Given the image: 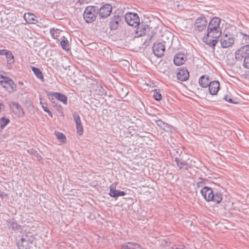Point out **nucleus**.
Listing matches in <instances>:
<instances>
[{
    "label": "nucleus",
    "instance_id": "obj_49",
    "mask_svg": "<svg viewBox=\"0 0 249 249\" xmlns=\"http://www.w3.org/2000/svg\"><path fill=\"white\" fill-rule=\"evenodd\" d=\"M5 194L4 193V192L0 191V197L1 198H3L4 196H5Z\"/></svg>",
    "mask_w": 249,
    "mask_h": 249
},
{
    "label": "nucleus",
    "instance_id": "obj_13",
    "mask_svg": "<svg viewBox=\"0 0 249 249\" xmlns=\"http://www.w3.org/2000/svg\"><path fill=\"white\" fill-rule=\"evenodd\" d=\"M136 30V35L138 37L144 36L148 30H149L148 25L145 23L139 24Z\"/></svg>",
    "mask_w": 249,
    "mask_h": 249
},
{
    "label": "nucleus",
    "instance_id": "obj_1",
    "mask_svg": "<svg viewBox=\"0 0 249 249\" xmlns=\"http://www.w3.org/2000/svg\"><path fill=\"white\" fill-rule=\"evenodd\" d=\"M220 19L214 17L209 22L207 27V33L202 38L203 41L214 51L218 42L217 39L221 35V29L219 27Z\"/></svg>",
    "mask_w": 249,
    "mask_h": 249
},
{
    "label": "nucleus",
    "instance_id": "obj_34",
    "mask_svg": "<svg viewBox=\"0 0 249 249\" xmlns=\"http://www.w3.org/2000/svg\"><path fill=\"white\" fill-rule=\"evenodd\" d=\"M1 127H5L9 122L10 121L8 119L5 117H2L0 120Z\"/></svg>",
    "mask_w": 249,
    "mask_h": 249
},
{
    "label": "nucleus",
    "instance_id": "obj_36",
    "mask_svg": "<svg viewBox=\"0 0 249 249\" xmlns=\"http://www.w3.org/2000/svg\"><path fill=\"white\" fill-rule=\"evenodd\" d=\"M153 97L154 99L157 101H159L161 98V94L158 92L156 89L154 90Z\"/></svg>",
    "mask_w": 249,
    "mask_h": 249
},
{
    "label": "nucleus",
    "instance_id": "obj_38",
    "mask_svg": "<svg viewBox=\"0 0 249 249\" xmlns=\"http://www.w3.org/2000/svg\"><path fill=\"white\" fill-rule=\"evenodd\" d=\"M223 99L229 103L235 104V103L233 101V100L231 98L230 96L228 95H226L224 96Z\"/></svg>",
    "mask_w": 249,
    "mask_h": 249
},
{
    "label": "nucleus",
    "instance_id": "obj_6",
    "mask_svg": "<svg viewBox=\"0 0 249 249\" xmlns=\"http://www.w3.org/2000/svg\"><path fill=\"white\" fill-rule=\"evenodd\" d=\"M125 21L130 26L136 27L140 23V19L136 13H127L124 17Z\"/></svg>",
    "mask_w": 249,
    "mask_h": 249
},
{
    "label": "nucleus",
    "instance_id": "obj_29",
    "mask_svg": "<svg viewBox=\"0 0 249 249\" xmlns=\"http://www.w3.org/2000/svg\"><path fill=\"white\" fill-rule=\"evenodd\" d=\"M55 135L57 139L61 142H64L66 140L65 136L61 132L55 131Z\"/></svg>",
    "mask_w": 249,
    "mask_h": 249
},
{
    "label": "nucleus",
    "instance_id": "obj_10",
    "mask_svg": "<svg viewBox=\"0 0 249 249\" xmlns=\"http://www.w3.org/2000/svg\"><path fill=\"white\" fill-rule=\"evenodd\" d=\"M165 46L161 42L155 43L153 46V52L158 57H161L165 52Z\"/></svg>",
    "mask_w": 249,
    "mask_h": 249
},
{
    "label": "nucleus",
    "instance_id": "obj_12",
    "mask_svg": "<svg viewBox=\"0 0 249 249\" xmlns=\"http://www.w3.org/2000/svg\"><path fill=\"white\" fill-rule=\"evenodd\" d=\"M109 195L112 197L116 198L118 196H124L126 193L124 191H121L116 189V185L112 184L109 187Z\"/></svg>",
    "mask_w": 249,
    "mask_h": 249
},
{
    "label": "nucleus",
    "instance_id": "obj_52",
    "mask_svg": "<svg viewBox=\"0 0 249 249\" xmlns=\"http://www.w3.org/2000/svg\"><path fill=\"white\" fill-rule=\"evenodd\" d=\"M9 69H11L12 68V64H11V66L10 65H9V66H7Z\"/></svg>",
    "mask_w": 249,
    "mask_h": 249
},
{
    "label": "nucleus",
    "instance_id": "obj_20",
    "mask_svg": "<svg viewBox=\"0 0 249 249\" xmlns=\"http://www.w3.org/2000/svg\"><path fill=\"white\" fill-rule=\"evenodd\" d=\"M119 21L120 18L118 16H114L113 18L111 19L109 26L111 30H114L117 28Z\"/></svg>",
    "mask_w": 249,
    "mask_h": 249
},
{
    "label": "nucleus",
    "instance_id": "obj_47",
    "mask_svg": "<svg viewBox=\"0 0 249 249\" xmlns=\"http://www.w3.org/2000/svg\"><path fill=\"white\" fill-rule=\"evenodd\" d=\"M178 39L177 38L176 39H175L174 37H173L172 38V45H173L174 43H178Z\"/></svg>",
    "mask_w": 249,
    "mask_h": 249
},
{
    "label": "nucleus",
    "instance_id": "obj_9",
    "mask_svg": "<svg viewBox=\"0 0 249 249\" xmlns=\"http://www.w3.org/2000/svg\"><path fill=\"white\" fill-rule=\"evenodd\" d=\"M112 11V6L109 4H105L99 9V15L100 18H105L108 17Z\"/></svg>",
    "mask_w": 249,
    "mask_h": 249
},
{
    "label": "nucleus",
    "instance_id": "obj_14",
    "mask_svg": "<svg viewBox=\"0 0 249 249\" xmlns=\"http://www.w3.org/2000/svg\"><path fill=\"white\" fill-rule=\"evenodd\" d=\"M178 156L179 157H175V159L177 165L179 169L182 170H187L190 168V164H187L185 161L183 160L181 158H180L181 154H179Z\"/></svg>",
    "mask_w": 249,
    "mask_h": 249
},
{
    "label": "nucleus",
    "instance_id": "obj_5",
    "mask_svg": "<svg viewBox=\"0 0 249 249\" xmlns=\"http://www.w3.org/2000/svg\"><path fill=\"white\" fill-rule=\"evenodd\" d=\"M249 55V44L241 47L238 49L235 53V56L238 61L245 60Z\"/></svg>",
    "mask_w": 249,
    "mask_h": 249
},
{
    "label": "nucleus",
    "instance_id": "obj_31",
    "mask_svg": "<svg viewBox=\"0 0 249 249\" xmlns=\"http://www.w3.org/2000/svg\"><path fill=\"white\" fill-rule=\"evenodd\" d=\"M76 131L77 134L81 136L83 133V127L82 123L76 124Z\"/></svg>",
    "mask_w": 249,
    "mask_h": 249
},
{
    "label": "nucleus",
    "instance_id": "obj_39",
    "mask_svg": "<svg viewBox=\"0 0 249 249\" xmlns=\"http://www.w3.org/2000/svg\"><path fill=\"white\" fill-rule=\"evenodd\" d=\"M5 55L6 56V57L7 59H14V56L12 52L8 50V52H7L6 54Z\"/></svg>",
    "mask_w": 249,
    "mask_h": 249
},
{
    "label": "nucleus",
    "instance_id": "obj_24",
    "mask_svg": "<svg viewBox=\"0 0 249 249\" xmlns=\"http://www.w3.org/2000/svg\"><path fill=\"white\" fill-rule=\"evenodd\" d=\"M24 18L27 22L29 23H34V21L36 20L35 15L29 13L24 14Z\"/></svg>",
    "mask_w": 249,
    "mask_h": 249
},
{
    "label": "nucleus",
    "instance_id": "obj_45",
    "mask_svg": "<svg viewBox=\"0 0 249 249\" xmlns=\"http://www.w3.org/2000/svg\"><path fill=\"white\" fill-rule=\"evenodd\" d=\"M14 62V59H7V66H9V65L11 66V64H12Z\"/></svg>",
    "mask_w": 249,
    "mask_h": 249
},
{
    "label": "nucleus",
    "instance_id": "obj_17",
    "mask_svg": "<svg viewBox=\"0 0 249 249\" xmlns=\"http://www.w3.org/2000/svg\"><path fill=\"white\" fill-rule=\"evenodd\" d=\"M211 80L207 75H202L198 81L200 86L203 88L208 87L209 85L211 84Z\"/></svg>",
    "mask_w": 249,
    "mask_h": 249
},
{
    "label": "nucleus",
    "instance_id": "obj_37",
    "mask_svg": "<svg viewBox=\"0 0 249 249\" xmlns=\"http://www.w3.org/2000/svg\"><path fill=\"white\" fill-rule=\"evenodd\" d=\"M241 35L242 36L243 40H245V43L249 44V36L243 33H241Z\"/></svg>",
    "mask_w": 249,
    "mask_h": 249
},
{
    "label": "nucleus",
    "instance_id": "obj_51",
    "mask_svg": "<svg viewBox=\"0 0 249 249\" xmlns=\"http://www.w3.org/2000/svg\"><path fill=\"white\" fill-rule=\"evenodd\" d=\"M177 49H178V48H177V47H173V50H177Z\"/></svg>",
    "mask_w": 249,
    "mask_h": 249
},
{
    "label": "nucleus",
    "instance_id": "obj_19",
    "mask_svg": "<svg viewBox=\"0 0 249 249\" xmlns=\"http://www.w3.org/2000/svg\"><path fill=\"white\" fill-rule=\"evenodd\" d=\"M122 249H142L138 244L132 242H127L123 245Z\"/></svg>",
    "mask_w": 249,
    "mask_h": 249
},
{
    "label": "nucleus",
    "instance_id": "obj_43",
    "mask_svg": "<svg viewBox=\"0 0 249 249\" xmlns=\"http://www.w3.org/2000/svg\"><path fill=\"white\" fill-rule=\"evenodd\" d=\"M8 50L5 49H0V55H5Z\"/></svg>",
    "mask_w": 249,
    "mask_h": 249
},
{
    "label": "nucleus",
    "instance_id": "obj_16",
    "mask_svg": "<svg viewBox=\"0 0 249 249\" xmlns=\"http://www.w3.org/2000/svg\"><path fill=\"white\" fill-rule=\"evenodd\" d=\"M208 86L210 93L211 95H215L219 89L220 84L218 81H211Z\"/></svg>",
    "mask_w": 249,
    "mask_h": 249
},
{
    "label": "nucleus",
    "instance_id": "obj_33",
    "mask_svg": "<svg viewBox=\"0 0 249 249\" xmlns=\"http://www.w3.org/2000/svg\"><path fill=\"white\" fill-rule=\"evenodd\" d=\"M73 117L74 118V122H75L76 124L82 123L80 116L79 115V114L77 113H76V112L73 113Z\"/></svg>",
    "mask_w": 249,
    "mask_h": 249
},
{
    "label": "nucleus",
    "instance_id": "obj_11",
    "mask_svg": "<svg viewBox=\"0 0 249 249\" xmlns=\"http://www.w3.org/2000/svg\"><path fill=\"white\" fill-rule=\"evenodd\" d=\"M187 60L186 54L182 52H178L174 56L173 62L175 65L180 66L184 64Z\"/></svg>",
    "mask_w": 249,
    "mask_h": 249
},
{
    "label": "nucleus",
    "instance_id": "obj_3",
    "mask_svg": "<svg viewBox=\"0 0 249 249\" xmlns=\"http://www.w3.org/2000/svg\"><path fill=\"white\" fill-rule=\"evenodd\" d=\"M99 8L95 6H89L86 8L83 14V18L87 23L93 22L96 18Z\"/></svg>",
    "mask_w": 249,
    "mask_h": 249
},
{
    "label": "nucleus",
    "instance_id": "obj_8",
    "mask_svg": "<svg viewBox=\"0 0 249 249\" xmlns=\"http://www.w3.org/2000/svg\"><path fill=\"white\" fill-rule=\"evenodd\" d=\"M234 42V39L231 35H225L220 39V43L223 48L231 47Z\"/></svg>",
    "mask_w": 249,
    "mask_h": 249
},
{
    "label": "nucleus",
    "instance_id": "obj_44",
    "mask_svg": "<svg viewBox=\"0 0 249 249\" xmlns=\"http://www.w3.org/2000/svg\"><path fill=\"white\" fill-rule=\"evenodd\" d=\"M14 105L17 109H18L19 111L21 110L22 112V109L19 104L15 103Z\"/></svg>",
    "mask_w": 249,
    "mask_h": 249
},
{
    "label": "nucleus",
    "instance_id": "obj_27",
    "mask_svg": "<svg viewBox=\"0 0 249 249\" xmlns=\"http://www.w3.org/2000/svg\"><path fill=\"white\" fill-rule=\"evenodd\" d=\"M22 240H26L30 244H32L34 241L35 238L32 234H26L22 237Z\"/></svg>",
    "mask_w": 249,
    "mask_h": 249
},
{
    "label": "nucleus",
    "instance_id": "obj_4",
    "mask_svg": "<svg viewBox=\"0 0 249 249\" xmlns=\"http://www.w3.org/2000/svg\"><path fill=\"white\" fill-rule=\"evenodd\" d=\"M0 82L4 88H6L9 92H13L16 89V85L14 81L5 76L0 75Z\"/></svg>",
    "mask_w": 249,
    "mask_h": 249
},
{
    "label": "nucleus",
    "instance_id": "obj_7",
    "mask_svg": "<svg viewBox=\"0 0 249 249\" xmlns=\"http://www.w3.org/2000/svg\"><path fill=\"white\" fill-rule=\"evenodd\" d=\"M207 26V21L205 17H199L195 21L194 29L196 31L202 32Z\"/></svg>",
    "mask_w": 249,
    "mask_h": 249
},
{
    "label": "nucleus",
    "instance_id": "obj_25",
    "mask_svg": "<svg viewBox=\"0 0 249 249\" xmlns=\"http://www.w3.org/2000/svg\"><path fill=\"white\" fill-rule=\"evenodd\" d=\"M7 226L9 229H12L15 231L18 230L20 228V226L18 224V223L13 220L7 221Z\"/></svg>",
    "mask_w": 249,
    "mask_h": 249
},
{
    "label": "nucleus",
    "instance_id": "obj_46",
    "mask_svg": "<svg viewBox=\"0 0 249 249\" xmlns=\"http://www.w3.org/2000/svg\"><path fill=\"white\" fill-rule=\"evenodd\" d=\"M172 249H183V247L182 246H180L179 247L175 246L174 247H172Z\"/></svg>",
    "mask_w": 249,
    "mask_h": 249
},
{
    "label": "nucleus",
    "instance_id": "obj_28",
    "mask_svg": "<svg viewBox=\"0 0 249 249\" xmlns=\"http://www.w3.org/2000/svg\"><path fill=\"white\" fill-rule=\"evenodd\" d=\"M27 152L30 155L36 156L38 161H40L42 159L41 155H39L36 150L33 149H28L27 150Z\"/></svg>",
    "mask_w": 249,
    "mask_h": 249
},
{
    "label": "nucleus",
    "instance_id": "obj_2",
    "mask_svg": "<svg viewBox=\"0 0 249 249\" xmlns=\"http://www.w3.org/2000/svg\"><path fill=\"white\" fill-rule=\"evenodd\" d=\"M200 193L207 201H213L216 203L220 202L222 199V195L219 192L215 193L209 187H204L201 189Z\"/></svg>",
    "mask_w": 249,
    "mask_h": 249
},
{
    "label": "nucleus",
    "instance_id": "obj_15",
    "mask_svg": "<svg viewBox=\"0 0 249 249\" xmlns=\"http://www.w3.org/2000/svg\"><path fill=\"white\" fill-rule=\"evenodd\" d=\"M189 77V73L187 70L185 68H182L178 70L177 73L178 79L181 81H186Z\"/></svg>",
    "mask_w": 249,
    "mask_h": 249
},
{
    "label": "nucleus",
    "instance_id": "obj_48",
    "mask_svg": "<svg viewBox=\"0 0 249 249\" xmlns=\"http://www.w3.org/2000/svg\"><path fill=\"white\" fill-rule=\"evenodd\" d=\"M4 108V105L0 102V112Z\"/></svg>",
    "mask_w": 249,
    "mask_h": 249
},
{
    "label": "nucleus",
    "instance_id": "obj_30",
    "mask_svg": "<svg viewBox=\"0 0 249 249\" xmlns=\"http://www.w3.org/2000/svg\"><path fill=\"white\" fill-rule=\"evenodd\" d=\"M40 102L41 105H42V107L43 108V110L45 112H47L48 114H49V115L52 117H53V114L50 111V110L48 109V107H47V105L45 103L42 102V101L41 100H40Z\"/></svg>",
    "mask_w": 249,
    "mask_h": 249
},
{
    "label": "nucleus",
    "instance_id": "obj_40",
    "mask_svg": "<svg viewBox=\"0 0 249 249\" xmlns=\"http://www.w3.org/2000/svg\"><path fill=\"white\" fill-rule=\"evenodd\" d=\"M244 66L247 68L249 69V55L246 58L245 60L244 61Z\"/></svg>",
    "mask_w": 249,
    "mask_h": 249
},
{
    "label": "nucleus",
    "instance_id": "obj_26",
    "mask_svg": "<svg viewBox=\"0 0 249 249\" xmlns=\"http://www.w3.org/2000/svg\"><path fill=\"white\" fill-rule=\"evenodd\" d=\"M61 32V31L58 29L53 28L50 30V34H51L52 36L55 39H57V37L60 36Z\"/></svg>",
    "mask_w": 249,
    "mask_h": 249
},
{
    "label": "nucleus",
    "instance_id": "obj_35",
    "mask_svg": "<svg viewBox=\"0 0 249 249\" xmlns=\"http://www.w3.org/2000/svg\"><path fill=\"white\" fill-rule=\"evenodd\" d=\"M172 9H174L175 10L179 11L182 9V5H180L178 2H175L173 5Z\"/></svg>",
    "mask_w": 249,
    "mask_h": 249
},
{
    "label": "nucleus",
    "instance_id": "obj_41",
    "mask_svg": "<svg viewBox=\"0 0 249 249\" xmlns=\"http://www.w3.org/2000/svg\"><path fill=\"white\" fill-rule=\"evenodd\" d=\"M182 153V151L180 150H177L176 149L172 150V158H173V156H174L175 157H176L177 154H180Z\"/></svg>",
    "mask_w": 249,
    "mask_h": 249
},
{
    "label": "nucleus",
    "instance_id": "obj_42",
    "mask_svg": "<svg viewBox=\"0 0 249 249\" xmlns=\"http://www.w3.org/2000/svg\"><path fill=\"white\" fill-rule=\"evenodd\" d=\"M205 184V182L203 180L199 181L197 182V186L198 188H202L204 187V185Z\"/></svg>",
    "mask_w": 249,
    "mask_h": 249
},
{
    "label": "nucleus",
    "instance_id": "obj_18",
    "mask_svg": "<svg viewBox=\"0 0 249 249\" xmlns=\"http://www.w3.org/2000/svg\"><path fill=\"white\" fill-rule=\"evenodd\" d=\"M53 97H54L55 98L57 99L58 100L62 102L65 105L67 104V97L64 94L61 93L60 92H53L51 94Z\"/></svg>",
    "mask_w": 249,
    "mask_h": 249
},
{
    "label": "nucleus",
    "instance_id": "obj_32",
    "mask_svg": "<svg viewBox=\"0 0 249 249\" xmlns=\"http://www.w3.org/2000/svg\"><path fill=\"white\" fill-rule=\"evenodd\" d=\"M60 45L61 47L65 50H69L68 41L67 39L62 40L60 41Z\"/></svg>",
    "mask_w": 249,
    "mask_h": 249
},
{
    "label": "nucleus",
    "instance_id": "obj_22",
    "mask_svg": "<svg viewBox=\"0 0 249 249\" xmlns=\"http://www.w3.org/2000/svg\"><path fill=\"white\" fill-rule=\"evenodd\" d=\"M17 245L19 249H27L29 248L31 244H29L26 240H22V237H21L17 241Z\"/></svg>",
    "mask_w": 249,
    "mask_h": 249
},
{
    "label": "nucleus",
    "instance_id": "obj_21",
    "mask_svg": "<svg viewBox=\"0 0 249 249\" xmlns=\"http://www.w3.org/2000/svg\"><path fill=\"white\" fill-rule=\"evenodd\" d=\"M94 90L95 91L96 94L99 95L103 96L106 95L105 89L103 88L100 84L97 83L94 86Z\"/></svg>",
    "mask_w": 249,
    "mask_h": 249
},
{
    "label": "nucleus",
    "instance_id": "obj_50",
    "mask_svg": "<svg viewBox=\"0 0 249 249\" xmlns=\"http://www.w3.org/2000/svg\"><path fill=\"white\" fill-rule=\"evenodd\" d=\"M85 0H78L77 3H79L80 4H82L85 2Z\"/></svg>",
    "mask_w": 249,
    "mask_h": 249
},
{
    "label": "nucleus",
    "instance_id": "obj_23",
    "mask_svg": "<svg viewBox=\"0 0 249 249\" xmlns=\"http://www.w3.org/2000/svg\"><path fill=\"white\" fill-rule=\"evenodd\" d=\"M31 68L36 77L41 81H44L43 75L40 69L34 66H31Z\"/></svg>",
    "mask_w": 249,
    "mask_h": 249
}]
</instances>
